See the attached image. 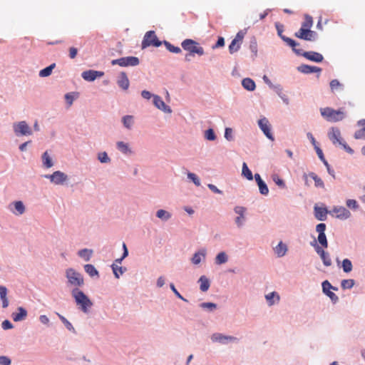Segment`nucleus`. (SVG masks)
<instances>
[{
    "label": "nucleus",
    "instance_id": "412c9836",
    "mask_svg": "<svg viewBox=\"0 0 365 365\" xmlns=\"http://www.w3.org/2000/svg\"><path fill=\"white\" fill-rule=\"evenodd\" d=\"M328 210L325 207H314V215L316 218L321 221H324L327 219Z\"/></svg>",
    "mask_w": 365,
    "mask_h": 365
},
{
    "label": "nucleus",
    "instance_id": "c9c22d12",
    "mask_svg": "<svg viewBox=\"0 0 365 365\" xmlns=\"http://www.w3.org/2000/svg\"><path fill=\"white\" fill-rule=\"evenodd\" d=\"M112 269H113L115 277L118 279L120 277V275H122L126 269L123 268L122 267L118 266L115 264H113Z\"/></svg>",
    "mask_w": 365,
    "mask_h": 365
},
{
    "label": "nucleus",
    "instance_id": "9b49d317",
    "mask_svg": "<svg viewBox=\"0 0 365 365\" xmlns=\"http://www.w3.org/2000/svg\"><path fill=\"white\" fill-rule=\"evenodd\" d=\"M44 177L49 179L54 185H63L68 180V175L58 170L51 175H45Z\"/></svg>",
    "mask_w": 365,
    "mask_h": 365
},
{
    "label": "nucleus",
    "instance_id": "0eeeda50",
    "mask_svg": "<svg viewBox=\"0 0 365 365\" xmlns=\"http://www.w3.org/2000/svg\"><path fill=\"white\" fill-rule=\"evenodd\" d=\"M292 50L296 54L302 56L305 58L314 62L319 63L324 60L323 56L315 51H304L302 49L297 48V47H294Z\"/></svg>",
    "mask_w": 365,
    "mask_h": 365
},
{
    "label": "nucleus",
    "instance_id": "5fc2aeb1",
    "mask_svg": "<svg viewBox=\"0 0 365 365\" xmlns=\"http://www.w3.org/2000/svg\"><path fill=\"white\" fill-rule=\"evenodd\" d=\"M341 87V84L336 79H334L330 82V88L332 92H334L339 88Z\"/></svg>",
    "mask_w": 365,
    "mask_h": 365
},
{
    "label": "nucleus",
    "instance_id": "f704fd0d",
    "mask_svg": "<svg viewBox=\"0 0 365 365\" xmlns=\"http://www.w3.org/2000/svg\"><path fill=\"white\" fill-rule=\"evenodd\" d=\"M266 299L269 304V305L272 306L275 303L274 298H276L277 302L279 301V296L274 292H271L265 296Z\"/></svg>",
    "mask_w": 365,
    "mask_h": 365
},
{
    "label": "nucleus",
    "instance_id": "774afa93",
    "mask_svg": "<svg viewBox=\"0 0 365 365\" xmlns=\"http://www.w3.org/2000/svg\"><path fill=\"white\" fill-rule=\"evenodd\" d=\"M11 360L6 356H0V365H10Z\"/></svg>",
    "mask_w": 365,
    "mask_h": 365
},
{
    "label": "nucleus",
    "instance_id": "bf43d9fd",
    "mask_svg": "<svg viewBox=\"0 0 365 365\" xmlns=\"http://www.w3.org/2000/svg\"><path fill=\"white\" fill-rule=\"evenodd\" d=\"M187 177L189 179H190L195 185L197 186H200V180L198 179V178L197 177V175L194 173H189L187 174Z\"/></svg>",
    "mask_w": 365,
    "mask_h": 365
},
{
    "label": "nucleus",
    "instance_id": "a211bd4d",
    "mask_svg": "<svg viewBox=\"0 0 365 365\" xmlns=\"http://www.w3.org/2000/svg\"><path fill=\"white\" fill-rule=\"evenodd\" d=\"M245 207L237 206L235 207V212L239 215L235 218V223L238 227H241L245 221Z\"/></svg>",
    "mask_w": 365,
    "mask_h": 365
},
{
    "label": "nucleus",
    "instance_id": "72a5a7b5",
    "mask_svg": "<svg viewBox=\"0 0 365 365\" xmlns=\"http://www.w3.org/2000/svg\"><path fill=\"white\" fill-rule=\"evenodd\" d=\"M84 269L91 277L98 276V272L92 264H88L84 266Z\"/></svg>",
    "mask_w": 365,
    "mask_h": 365
},
{
    "label": "nucleus",
    "instance_id": "4c0bfd02",
    "mask_svg": "<svg viewBox=\"0 0 365 365\" xmlns=\"http://www.w3.org/2000/svg\"><path fill=\"white\" fill-rule=\"evenodd\" d=\"M309 176L314 180L316 187H319L322 188L324 187L323 180L319 177H318L315 173H312L309 174Z\"/></svg>",
    "mask_w": 365,
    "mask_h": 365
},
{
    "label": "nucleus",
    "instance_id": "603ef678",
    "mask_svg": "<svg viewBox=\"0 0 365 365\" xmlns=\"http://www.w3.org/2000/svg\"><path fill=\"white\" fill-rule=\"evenodd\" d=\"M321 258L326 267H329L331 264V258L327 252H324V255H322Z\"/></svg>",
    "mask_w": 365,
    "mask_h": 365
},
{
    "label": "nucleus",
    "instance_id": "2f4dec72",
    "mask_svg": "<svg viewBox=\"0 0 365 365\" xmlns=\"http://www.w3.org/2000/svg\"><path fill=\"white\" fill-rule=\"evenodd\" d=\"M242 175L249 180L253 179L252 171L249 169L246 163H243L242 164Z\"/></svg>",
    "mask_w": 365,
    "mask_h": 365
},
{
    "label": "nucleus",
    "instance_id": "ddd939ff",
    "mask_svg": "<svg viewBox=\"0 0 365 365\" xmlns=\"http://www.w3.org/2000/svg\"><path fill=\"white\" fill-rule=\"evenodd\" d=\"M294 36L300 39L309 41H315L317 38V34L315 31L305 29H299L294 34Z\"/></svg>",
    "mask_w": 365,
    "mask_h": 365
},
{
    "label": "nucleus",
    "instance_id": "09e8293b",
    "mask_svg": "<svg viewBox=\"0 0 365 365\" xmlns=\"http://www.w3.org/2000/svg\"><path fill=\"white\" fill-rule=\"evenodd\" d=\"M205 137L208 140H215L216 139V135L212 128H210L205 131Z\"/></svg>",
    "mask_w": 365,
    "mask_h": 365
},
{
    "label": "nucleus",
    "instance_id": "79ce46f5",
    "mask_svg": "<svg viewBox=\"0 0 365 365\" xmlns=\"http://www.w3.org/2000/svg\"><path fill=\"white\" fill-rule=\"evenodd\" d=\"M156 216L158 218L162 219L163 220H168V219L170 218L171 215L164 210H159L156 212Z\"/></svg>",
    "mask_w": 365,
    "mask_h": 365
},
{
    "label": "nucleus",
    "instance_id": "6e6d98bb",
    "mask_svg": "<svg viewBox=\"0 0 365 365\" xmlns=\"http://www.w3.org/2000/svg\"><path fill=\"white\" fill-rule=\"evenodd\" d=\"M354 138L356 139H364L365 140V127L363 128L354 133Z\"/></svg>",
    "mask_w": 365,
    "mask_h": 365
},
{
    "label": "nucleus",
    "instance_id": "4468645a",
    "mask_svg": "<svg viewBox=\"0 0 365 365\" xmlns=\"http://www.w3.org/2000/svg\"><path fill=\"white\" fill-rule=\"evenodd\" d=\"M211 339L213 342H219L220 344H227L229 342H237L238 341V339L232 336H226L223 335L220 333H215L211 336Z\"/></svg>",
    "mask_w": 365,
    "mask_h": 365
},
{
    "label": "nucleus",
    "instance_id": "3c124183",
    "mask_svg": "<svg viewBox=\"0 0 365 365\" xmlns=\"http://www.w3.org/2000/svg\"><path fill=\"white\" fill-rule=\"evenodd\" d=\"M273 181L280 187H285V183L282 179H281L277 175H272Z\"/></svg>",
    "mask_w": 365,
    "mask_h": 365
},
{
    "label": "nucleus",
    "instance_id": "8fccbe9b",
    "mask_svg": "<svg viewBox=\"0 0 365 365\" xmlns=\"http://www.w3.org/2000/svg\"><path fill=\"white\" fill-rule=\"evenodd\" d=\"M346 206L352 210H356L359 207L358 202L355 200L349 199L346 202Z\"/></svg>",
    "mask_w": 365,
    "mask_h": 365
},
{
    "label": "nucleus",
    "instance_id": "2eb2a0df",
    "mask_svg": "<svg viewBox=\"0 0 365 365\" xmlns=\"http://www.w3.org/2000/svg\"><path fill=\"white\" fill-rule=\"evenodd\" d=\"M258 125L267 138L271 140H274V137L271 133V127L269 120L266 118H261L258 121Z\"/></svg>",
    "mask_w": 365,
    "mask_h": 365
},
{
    "label": "nucleus",
    "instance_id": "0e129e2a",
    "mask_svg": "<svg viewBox=\"0 0 365 365\" xmlns=\"http://www.w3.org/2000/svg\"><path fill=\"white\" fill-rule=\"evenodd\" d=\"M326 230V225L324 223L318 224L316 227L317 232H319V235L325 234L324 231Z\"/></svg>",
    "mask_w": 365,
    "mask_h": 365
},
{
    "label": "nucleus",
    "instance_id": "c756f323",
    "mask_svg": "<svg viewBox=\"0 0 365 365\" xmlns=\"http://www.w3.org/2000/svg\"><path fill=\"white\" fill-rule=\"evenodd\" d=\"M42 161L43 166L46 168H50L53 165L52 159L47 151L43 153L42 155Z\"/></svg>",
    "mask_w": 365,
    "mask_h": 365
},
{
    "label": "nucleus",
    "instance_id": "b1692460",
    "mask_svg": "<svg viewBox=\"0 0 365 365\" xmlns=\"http://www.w3.org/2000/svg\"><path fill=\"white\" fill-rule=\"evenodd\" d=\"M8 290L6 287L0 286V298L2 301L3 308H6L9 306V300L7 299Z\"/></svg>",
    "mask_w": 365,
    "mask_h": 365
},
{
    "label": "nucleus",
    "instance_id": "f3484780",
    "mask_svg": "<svg viewBox=\"0 0 365 365\" xmlns=\"http://www.w3.org/2000/svg\"><path fill=\"white\" fill-rule=\"evenodd\" d=\"M104 75V73L102 71H94V70H88L85 71L82 73V78L87 81H93L97 78L102 77Z\"/></svg>",
    "mask_w": 365,
    "mask_h": 365
},
{
    "label": "nucleus",
    "instance_id": "a878e982",
    "mask_svg": "<svg viewBox=\"0 0 365 365\" xmlns=\"http://www.w3.org/2000/svg\"><path fill=\"white\" fill-rule=\"evenodd\" d=\"M198 282L202 292H207L209 289L210 286V281L205 276H201Z\"/></svg>",
    "mask_w": 365,
    "mask_h": 365
},
{
    "label": "nucleus",
    "instance_id": "1a4fd4ad",
    "mask_svg": "<svg viewBox=\"0 0 365 365\" xmlns=\"http://www.w3.org/2000/svg\"><path fill=\"white\" fill-rule=\"evenodd\" d=\"M13 128L16 135H31L32 134V130L26 121L14 123Z\"/></svg>",
    "mask_w": 365,
    "mask_h": 365
},
{
    "label": "nucleus",
    "instance_id": "a19ab883",
    "mask_svg": "<svg viewBox=\"0 0 365 365\" xmlns=\"http://www.w3.org/2000/svg\"><path fill=\"white\" fill-rule=\"evenodd\" d=\"M250 49L255 56L257 55V42L255 37H252L250 42Z\"/></svg>",
    "mask_w": 365,
    "mask_h": 365
},
{
    "label": "nucleus",
    "instance_id": "e2e57ef3",
    "mask_svg": "<svg viewBox=\"0 0 365 365\" xmlns=\"http://www.w3.org/2000/svg\"><path fill=\"white\" fill-rule=\"evenodd\" d=\"M225 138L227 140H232L233 139L232 137V129L230 128H226L225 130Z\"/></svg>",
    "mask_w": 365,
    "mask_h": 365
},
{
    "label": "nucleus",
    "instance_id": "4be33fe9",
    "mask_svg": "<svg viewBox=\"0 0 365 365\" xmlns=\"http://www.w3.org/2000/svg\"><path fill=\"white\" fill-rule=\"evenodd\" d=\"M27 316V311L20 307L18 308V312H14L12 314V319L14 322H20L26 319Z\"/></svg>",
    "mask_w": 365,
    "mask_h": 365
},
{
    "label": "nucleus",
    "instance_id": "680f3d73",
    "mask_svg": "<svg viewBox=\"0 0 365 365\" xmlns=\"http://www.w3.org/2000/svg\"><path fill=\"white\" fill-rule=\"evenodd\" d=\"M330 289H335V288L333 287L327 280L322 282V289L325 294H327V292H329Z\"/></svg>",
    "mask_w": 365,
    "mask_h": 365
},
{
    "label": "nucleus",
    "instance_id": "e433bc0d",
    "mask_svg": "<svg viewBox=\"0 0 365 365\" xmlns=\"http://www.w3.org/2000/svg\"><path fill=\"white\" fill-rule=\"evenodd\" d=\"M227 261V256L224 252H220L215 258V263L217 264H222Z\"/></svg>",
    "mask_w": 365,
    "mask_h": 365
},
{
    "label": "nucleus",
    "instance_id": "f03ea898",
    "mask_svg": "<svg viewBox=\"0 0 365 365\" xmlns=\"http://www.w3.org/2000/svg\"><path fill=\"white\" fill-rule=\"evenodd\" d=\"M182 48L190 53V55L197 54L199 56H202L204 52V48L200 46L199 43L197 41L187 38L184 40L181 43Z\"/></svg>",
    "mask_w": 365,
    "mask_h": 365
},
{
    "label": "nucleus",
    "instance_id": "7ed1b4c3",
    "mask_svg": "<svg viewBox=\"0 0 365 365\" xmlns=\"http://www.w3.org/2000/svg\"><path fill=\"white\" fill-rule=\"evenodd\" d=\"M321 115L328 121L337 122L344 118V114L341 110H336L331 108H321Z\"/></svg>",
    "mask_w": 365,
    "mask_h": 365
},
{
    "label": "nucleus",
    "instance_id": "393cba45",
    "mask_svg": "<svg viewBox=\"0 0 365 365\" xmlns=\"http://www.w3.org/2000/svg\"><path fill=\"white\" fill-rule=\"evenodd\" d=\"M242 85L245 89L250 91H254L256 87L255 81L250 78H244L242 81Z\"/></svg>",
    "mask_w": 365,
    "mask_h": 365
},
{
    "label": "nucleus",
    "instance_id": "69168bd1",
    "mask_svg": "<svg viewBox=\"0 0 365 365\" xmlns=\"http://www.w3.org/2000/svg\"><path fill=\"white\" fill-rule=\"evenodd\" d=\"M200 306L202 308H207L211 310L215 309L217 307V305L215 304L212 303V302H204V303H202Z\"/></svg>",
    "mask_w": 365,
    "mask_h": 365
},
{
    "label": "nucleus",
    "instance_id": "338daca9",
    "mask_svg": "<svg viewBox=\"0 0 365 365\" xmlns=\"http://www.w3.org/2000/svg\"><path fill=\"white\" fill-rule=\"evenodd\" d=\"M78 53V49L75 47L69 48V57L72 59L75 58Z\"/></svg>",
    "mask_w": 365,
    "mask_h": 365
},
{
    "label": "nucleus",
    "instance_id": "6e6552de",
    "mask_svg": "<svg viewBox=\"0 0 365 365\" xmlns=\"http://www.w3.org/2000/svg\"><path fill=\"white\" fill-rule=\"evenodd\" d=\"M140 63L139 58L135 56L122 57L111 61L112 65H118L121 67L135 66Z\"/></svg>",
    "mask_w": 365,
    "mask_h": 365
},
{
    "label": "nucleus",
    "instance_id": "ea45409f",
    "mask_svg": "<svg viewBox=\"0 0 365 365\" xmlns=\"http://www.w3.org/2000/svg\"><path fill=\"white\" fill-rule=\"evenodd\" d=\"M164 45L166 48L171 53H179L181 52V48L178 46H175L168 41H164Z\"/></svg>",
    "mask_w": 365,
    "mask_h": 365
},
{
    "label": "nucleus",
    "instance_id": "58836bf2",
    "mask_svg": "<svg viewBox=\"0 0 365 365\" xmlns=\"http://www.w3.org/2000/svg\"><path fill=\"white\" fill-rule=\"evenodd\" d=\"M92 255V251L88 249H83L78 252V255L86 261H89Z\"/></svg>",
    "mask_w": 365,
    "mask_h": 365
},
{
    "label": "nucleus",
    "instance_id": "dca6fc26",
    "mask_svg": "<svg viewBox=\"0 0 365 365\" xmlns=\"http://www.w3.org/2000/svg\"><path fill=\"white\" fill-rule=\"evenodd\" d=\"M276 29L277 30V34L279 35V36L290 47H292V48H294V47H297V46L299 45V43L296 42L294 40L289 38V37H287L285 36H284L282 34V32H283V26L282 25H280L279 24H276Z\"/></svg>",
    "mask_w": 365,
    "mask_h": 365
},
{
    "label": "nucleus",
    "instance_id": "39448f33",
    "mask_svg": "<svg viewBox=\"0 0 365 365\" xmlns=\"http://www.w3.org/2000/svg\"><path fill=\"white\" fill-rule=\"evenodd\" d=\"M329 138L333 144H339L341 145L344 149L350 154L354 153V150L349 146H348L341 138L340 130L338 128H332L331 130L329 133Z\"/></svg>",
    "mask_w": 365,
    "mask_h": 365
},
{
    "label": "nucleus",
    "instance_id": "6ab92c4d",
    "mask_svg": "<svg viewBox=\"0 0 365 365\" xmlns=\"http://www.w3.org/2000/svg\"><path fill=\"white\" fill-rule=\"evenodd\" d=\"M153 103L158 108L165 112L170 113L171 110L169 106H166L162 98L156 95H153Z\"/></svg>",
    "mask_w": 365,
    "mask_h": 365
},
{
    "label": "nucleus",
    "instance_id": "7c9ffc66",
    "mask_svg": "<svg viewBox=\"0 0 365 365\" xmlns=\"http://www.w3.org/2000/svg\"><path fill=\"white\" fill-rule=\"evenodd\" d=\"M205 253L206 252L205 250H202L200 252L195 253L192 258V262L195 264H198L199 263H200L202 258H205Z\"/></svg>",
    "mask_w": 365,
    "mask_h": 365
},
{
    "label": "nucleus",
    "instance_id": "052dcab7",
    "mask_svg": "<svg viewBox=\"0 0 365 365\" xmlns=\"http://www.w3.org/2000/svg\"><path fill=\"white\" fill-rule=\"evenodd\" d=\"M123 256H122V257H121V258H120V259H115V262L116 263H119V264H120V263H121V262H122V260H123L124 258H125V257L128 256V249H127L126 245H125V243H124V242L123 243Z\"/></svg>",
    "mask_w": 365,
    "mask_h": 365
},
{
    "label": "nucleus",
    "instance_id": "864d4df0",
    "mask_svg": "<svg viewBox=\"0 0 365 365\" xmlns=\"http://www.w3.org/2000/svg\"><path fill=\"white\" fill-rule=\"evenodd\" d=\"M318 241L324 248L328 247V242L325 234L319 235Z\"/></svg>",
    "mask_w": 365,
    "mask_h": 365
},
{
    "label": "nucleus",
    "instance_id": "37998d69",
    "mask_svg": "<svg viewBox=\"0 0 365 365\" xmlns=\"http://www.w3.org/2000/svg\"><path fill=\"white\" fill-rule=\"evenodd\" d=\"M352 264L351 262L349 259H344L342 261V268L344 272L348 273L352 270Z\"/></svg>",
    "mask_w": 365,
    "mask_h": 365
},
{
    "label": "nucleus",
    "instance_id": "9d476101",
    "mask_svg": "<svg viewBox=\"0 0 365 365\" xmlns=\"http://www.w3.org/2000/svg\"><path fill=\"white\" fill-rule=\"evenodd\" d=\"M329 212L331 216L340 220H346L351 217V212L342 206L334 207Z\"/></svg>",
    "mask_w": 365,
    "mask_h": 365
},
{
    "label": "nucleus",
    "instance_id": "f8f14e48",
    "mask_svg": "<svg viewBox=\"0 0 365 365\" xmlns=\"http://www.w3.org/2000/svg\"><path fill=\"white\" fill-rule=\"evenodd\" d=\"M245 35V31H240L236 34L235 38L232 41L229 46V51L230 53H234L240 48Z\"/></svg>",
    "mask_w": 365,
    "mask_h": 365
},
{
    "label": "nucleus",
    "instance_id": "aec40b11",
    "mask_svg": "<svg viewBox=\"0 0 365 365\" xmlns=\"http://www.w3.org/2000/svg\"><path fill=\"white\" fill-rule=\"evenodd\" d=\"M298 71L303 73H320L322 68L317 66L302 64L298 67Z\"/></svg>",
    "mask_w": 365,
    "mask_h": 365
},
{
    "label": "nucleus",
    "instance_id": "c85d7f7f",
    "mask_svg": "<svg viewBox=\"0 0 365 365\" xmlns=\"http://www.w3.org/2000/svg\"><path fill=\"white\" fill-rule=\"evenodd\" d=\"M274 251L278 257H283L287 251V245L280 242L278 244V245L274 248Z\"/></svg>",
    "mask_w": 365,
    "mask_h": 365
},
{
    "label": "nucleus",
    "instance_id": "20e7f679",
    "mask_svg": "<svg viewBox=\"0 0 365 365\" xmlns=\"http://www.w3.org/2000/svg\"><path fill=\"white\" fill-rule=\"evenodd\" d=\"M66 276L68 279V283L71 285L76 287V288L82 287L84 284V279L81 274L72 268L66 269Z\"/></svg>",
    "mask_w": 365,
    "mask_h": 365
},
{
    "label": "nucleus",
    "instance_id": "5701e85b",
    "mask_svg": "<svg viewBox=\"0 0 365 365\" xmlns=\"http://www.w3.org/2000/svg\"><path fill=\"white\" fill-rule=\"evenodd\" d=\"M118 85L123 90H127L129 87V80L125 73H121L120 78L118 81Z\"/></svg>",
    "mask_w": 365,
    "mask_h": 365
},
{
    "label": "nucleus",
    "instance_id": "4d7b16f0",
    "mask_svg": "<svg viewBox=\"0 0 365 365\" xmlns=\"http://www.w3.org/2000/svg\"><path fill=\"white\" fill-rule=\"evenodd\" d=\"M259 192L262 195H267L269 192V189L265 184V182L263 181L262 182L258 184Z\"/></svg>",
    "mask_w": 365,
    "mask_h": 365
},
{
    "label": "nucleus",
    "instance_id": "49530a36",
    "mask_svg": "<svg viewBox=\"0 0 365 365\" xmlns=\"http://www.w3.org/2000/svg\"><path fill=\"white\" fill-rule=\"evenodd\" d=\"M354 285V279H344L341 281V286L343 289H351Z\"/></svg>",
    "mask_w": 365,
    "mask_h": 365
},
{
    "label": "nucleus",
    "instance_id": "bb28decb",
    "mask_svg": "<svg viewBox=\"0 0 365 365\" xmlns=\"http://www.w3.org/2000/svg\"><path fill=\"white\" fill-rule=\"evenodd\" d=\"M117 148L123 154H130L132 151L129 148V145L123 141H118L116 143Z\"/></svg>",
    "mask_w": 365,
    "mask_h": 365
},
{
    "label": "nucleus",
    "instance_id": "cd10ccee",
    "mask_svg": "<svg viewBox=\"0 0 365 365\" xmlns=\"http://www.w3.org/2000/svg\"><path fill=\"white\" fill-rule=\"evenodd\" d=\"M313 25L312 17L309 15L304 16V21L302 24V26L299 29L311 30V27Z\"/></svg>",
    "mask_w": 365,
    "mask_h": 365
},
{
    "label": "nucleus",
    "instance_id": "423d86ee",
    "mask_svg": "<svg viewBox=\"0 0 365 365\" xmlns=\"http://www.w3.org/2000/svg\"><path fill=\"white\" fill-rule=\"evenodd\" d=\"M162 44V42L159 41L155 35V31H149L145 33L143 40L142 41V48L144 49L148 46L158 47Z\"/></svg>",
    "mask_w": 365,
    "mask_h": 365
},
{
    "label": "nucleus",
    "instance_id": "13d9d810",
    "mask_svg": "<svg viewBox=\"0 0 365 365\" xmlns=\"http://www.w3.org/2000/svg\"><path fill=\"white\" fill-rule=\"evenodd\" d=\"M98 158L100 160V162L103 163H109L110 160V159L108 158L106 152L99 153Z\"/></svg>",
    "mask_w": 365,
    "mask_h": 365
},
{
    "label": "nucleus",
    "instance_id": "f257e3e1",
    "mask_svg": "<svg viewBox=\"0 0 365 365\" xmlns=\"http://www.w3.org/2000/svg\"><path fill=\"white\" fill-rule=\"evenodd\" d=\"M71 295L74 299L78 309L81 312L85 314H87L90 312V309L93 307V303L83 292L78 288H74L71 291Z\"/></svg>",
    "mask_w": 365,
    "mask_h": 365
},
{
    "label": "nucleus",
    "instance_id": "de8ad7c7",
    "mask_svg": "<svg viewBox=\"0 0 365 365\" xmlns=\"http://www.w3.org/2000/svg\"><path fill=\"white\" fill-rule=\"evenodd\" d=\"M14 207L16 210V213L19 215H21L25 211V207L21 201H16L14 203Z\"/></svg>",
    "mask_w": 365,
    "mask_h": 365
},
{
    "label": "nucleus",
    "instance_id": "473e14b6",
    "mask_svg": "<svg viewBox=\"0 0 365 365\" xmlns=\"http://www.w3.org/2000/svg\"><path fill=\"white\" fill-rule=\"evenodd\" d=\"M55 67H56V63L51 64L49 66L41 70L39 72V76L41 77L49 76L51 74L52 71Z\"/></svg>",
    "mask_w": 365,
    "mask_h": 365
},
{
    "label": "nucleus",
    "instance_id": "c03bdc74",
    "mask_svg": "<svg viewBox=\"0 0 365 365\" xmlns=\"http://www.w3.org/2000/svg\"><path fill=\"white\" fill-rule=\"evenodd\" d=\"M57 315L68 330L75 332V329L73 328L71 322H69L63 315L58 313H57Z\"/></svg>",
    "mask_w": 365,
    "mask_h": 365
},
{
    "label": "nucleus",
    "instance_id": "a18cd8bd",
    "mask_svg": "<svg viewBox=\"0 0 365 365\" xmlns=\"http://www.w3.org/2000/svg\"><path fill=\"white\" fill-rule=\"evenodd\" d=\"M123 123L124 126L130 129L133 123V119L132 115H125L123 118Z\"/></svg>",
    "mask_w": 365,
    "mask_h": 365
}]
</instances>
